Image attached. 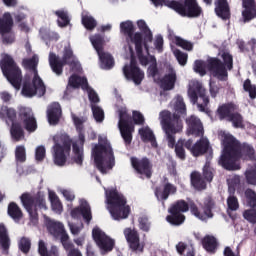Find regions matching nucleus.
<instances>
[{
    "label": "nucleus",
    "mask_w": 256,
    "mask_h": 256,
    "mask_svg": "<svg viewBox=\"0 0 256 256\" xmlns=\"http://www.w3.org/2000/svg\"><path fill=\"white\" fill-rule=\"evenodd\" d=\"M223 150L218 164L226 171H237V161H254L255 148L249 144H241L233 135H225L222 140Z\"/></svg>",
    "instance_id": "1"
},
{
    "label": "nucleus",
    "mask_w": 256,
    "mask_h": 256,
    "mask_svg": "<svg viewBox=\"0 0 256 256\" xmlns=\"http://www.w3.org/2000/svg\"><path fill=\"white\" fill-rule=\"evenodd\" d=\"M174 113L171 114L169 110H164L160 112V119L162 129L166 133V139L168 141V147L170 149H175L177 145L175 141V135L183 131V120L181 117L187 115V106L183 100V96H178L174 104Z\"/></svg>",
    "instance_id": "2"
},
{
    "label": "nucleus",
    "mask_w": 256,
    "mask_h": 256,
    "mask_svg": "<svg viewBox=\"0 0 256 256\" xmlns=\"http://www.w3.org/2000/svg\"><path fill=\"white\" fill-rule=\"evenodd\" d=\"M108 211L115 221L127 219L131 213V207L127 205V198L119 193L117 189H111L106 193Z\"/></svg>",
    "instance_id": "3"
},
{
    "label": "nucleus",
    "mask_w": 256,
    "mask_h": 256,
    "mask_svg": "<svg viewBox=\"0 0 256 256\" xmlns=\"http://www.w3.org/2000/svg\"><path fill=\"white\" fill-rule=\"evenodd\" d=\"M222 60L217 57H212L207 60L206 69L210 75L218 81H227L229 72L233 69V55L229 52H223Z\"/></svg>",
    "instance_id": "4"
},
{
    "label": "nucleus",
    "mask_w": 256,
    "mask_h": 256,
    "mask_svg": "<svg viewBox=\"0 0 256 256\" xmlns=\"http://www.w3.org/2000/svg\"><path fill=\"white\" fill-rule=\"evenodd\" d=\"M92 155L99 172L107 173V170L115 167V155L110 143L96 144L92 150Z\"/></svg>",
    "instance_id": "5"
},
{
    "label": "nucleus",
    "mask_w": 256,
    "mask_h": 256,
    "mask_svg": "<svg viewBox=\"0 0 256 256\" xmlns=\"http://www.w3.org/2000/svg\"><path fill=\"white\" fill-rule=\"evenodd\" d=\"M0 69L14 89H21L23 74L21 73V68H19L11 55L6 54L3 56L0 61Z\"/></svg>",
    "instance_id": "6"
},
{
    "label": "nucleus",
    "mask_w": 256,
    "mask_h": 256,
    "mask_svg": "<svg viewBox=\"0 0 256 256\" xmlns=\"http://www.w3.org/2000/svg\"><path fill=\"white\" fill-rule=\"evenodd\" d=\"M49 65L53 73L58 77H61V75H63V67L65 65H69V67L74 70L79 67V62L75 60V55L73 54L71 47H65L62 59L55 53L49 54Z\"/></svg>",
    "instance_id": "7"
},
{
    "label": "nucleus",
    "mask_w": 256,
    "mask_h": 256,
    "mask_svg": "<svg viewBox=\"0 0 256 256\" xmlns=\"http://www.w3.org/2000/svg\"><path fill=\"white\" fill-rule=\"evenodd\" d=\"M24 209H26L31 223L36 225L39 222L38 209H47V203L45 202V196L36 195L31 196L29 193H24L20 197Z\"/></svg>",
    "instance_id": "8"
},
{
    "label": "nucleus",
    "mask_w": 256,
    "mask_h": 256,
    "mask_svg": "<svg viewBox=\"0 0 256 256\" xmlns=\"http://www.w3.org/2000/svg\"><path fill=\"white\" fill-rule=\"evenodd\" d=\"M173 11L181 15V17H188V19H197L203 15V8L199 5L197 0H184V2H179L174 0L170 4Z\"/></svg>",
    "instance_id": "9"
},
{
    "label": "nucleus",
    "mask_w": 256,
    "mask_h": 256,
    "mask_svg": "<svg viewBox=\"0 0 256 256\" xmlns=\"http://www.w3.org/2000/svg\"><path fill=\"white\" fill-rule=\"evenodd\" d=\"M0 119L6 121V125H11L10 135L14 141H21L25 137V130L21 123L15 122L17 120V111L13 108L7 106H2L0 108Z\"/></svg>",
    "instance_id": "10"
},
{
    "label": "nucleus",
    "mask_w": 256,
    "mask_h": 256,
    "mask_svg": "<svg viewBox=\"0 0 256 256\" xmlns=\"http://www.w3.org/2000/svg\"><path fill=\"white\" fill-rule=\"evenodd\" d=\"M188 96L193 105H196L198 111L201 113H208L207 105H209V96H207V90L203 88V85L199 81H193L188 89Z\"/></svg>",
    "instance_id": "11"
},
{
    "label": "nucleus",
    "mask_w": 256,
    "mask_h": 256,
    "mask_svg": "<svg viewBox=\"0 0 256 256\" xmlns=\"http://www.w3.org/2000/svg\"><path fill=\"white\" fill-rule=\"evenodd\" d=\"M189 209H191V205H189L185 200H178L174 202L168 208V213H170V215L166 216L167 223L176 227L183 225V223H185V215L183 213H187Z\"/></svg>",
    "instance_id": "12"
},
{
    "label": "nucleus",
    "mask_w": 256,
    "mask_h": 256,
    "mask_svg": "<svg viewBox=\"0 0 256 256\" xmlns=\"http://www.w3.org/2000/svg\"><path fill=\"white\" fill-rule=\"evenodd\" d=\"M53 141L55 143L53 146V161L58 167H65L73 142L69 138H60L61 143L57 141V138H54Z\"/></svg>",
    "instance_id": "13"
},
{
    "label": "nucleus",
    "mask_w": 256,
    "mask_h": 256,
    "mask_svg": "<svg viewBox=\"0 0 256 256\" xmlns=\"http://www.w3.org/2000/svg\"><path fill=\"white\" fill-rule=\"evenodd\" d=\"M118 129L125 145H130L133 141L135 126L131 123V117L125 110H119Z\"/></svg>",
    "instance_id": "14"
},
{
    "label": "nucleus",
    "mask_w": 256,
    "mask_h": 256,
    "mask_svg": "<svg viewBox=\"0 0 256 256\" xmlns=\"http://www.w3.org/2000/svg\"><path fill=\"white\" fill-rule=\"evenodd\" d=\"M45 93H47V88L41 77H39V74L34 75L32 83L26 81L23 84L22 94L24 97H35V95L43 97Z\"/></svg>",
    "instance_id": "15"
},
{
    "label": "nucleus",
    "mask_w": 256,
    "mask_h": 256,
    "mask_svg": "<svg viewBox=\"0 0 256 256\" xmlns=\"http://www.w3.org/2000/svg\"><path fill=\"white\" fill-rule=\"evenodd\" d=\"M187 151H190L193 157H203L207 153H211L213 148L211 147V142L207 138H200L193 144V139H188L186 143Z\"/></svg>",
    "instance_id": "16"
},
{
    "label": "nucleus",
    "mask_w": 256,
    "mask_h": 256,
    "mask_svg": "<svg viewBox=\"0 0 256 256\" xmlns=\"http://www.w3.org/2000/svg\"><path fill=\"white\" fill-rule=\"evenodd\" d=\"M92 237L96 245H98L102 255L111 253V251H113L115 248V240L107 236V234H105V232L101 231L99 228H94L92 230Z\"/></svg>",
    "instance_id": "17"
},
{
    "label": "nucleus",
    "mask_w": 256,
    "mask_h": 256,
    "mask_svg": "<svg viewBox=\"0 0 256 256\" xmlns=\"http://www.w3.org/2000/svg\"><path fill=\"white\" fill-rule=\"evenodd\" d=\"M213 209H215V200L211 196H207L204 199L203 213L199 211V207H197V204L193 202L190 204V211L192 215L196 216L201 221L211 219L213 217Z\"/></svg>",
    "instance_id": "18"
},
{
    "label": "nucleus",
    "mask_w": 256,
    "mask_h": 256,
    "mask_svg": "<svg viewBox=\"0 0 256 256\" xmlns=\"http://www.w3.org/2000/svg\"><path fill=\"white\" fill-rule=\"evenodd\" d=\"M131 166L138 175H144L146 179L153 177V164L147 157L141 159L137 157H131Z\"/></svg>",
    "instance_id": "19"
},
{
    "label": "nucleus",
    "mask_w": 256,
    "mask_h": 256,
    "mask_svg": "<svg viewBox=\"0 0 256 256\" xmlns=\"http://www.w3.org/2000/svg\"><path fill=\"white\" fill-rule=\"evenodd\" d=\"M123 73L127 81H133L136 85H141L145 79V72L139 68L137 61L133 58L130 61V65L123 67Z\"/></svg>",
    "instance_id": "20"
},
{
    "label": "nucleus",
    "mask_w": 256,
    "mask_h": 256,
    "mask_svg": "<svg viewBox=\"0 0 256 256\" xmlns=\"http://www.w3.org/2000/svg\"><path fill=\"white\" fill-rule=\"evenodd\" d=\"M125 239L129 245V248L133 253H143L145 244L141 243L139 232L135 229L126 228L124 230Z\"/></svg>",
    "instance_id": "21"
},
{
    "label": "nucleus",
    "mask_w": 256,
    "mask_h": 256,
    "mask_svg": "<svg viewBox=\"0 0 256 256\" xmlns=\"http://www.w3.org/2000/svg\"><path fill=\"white\" fill-rule=\"evenodd\" d=\"M19 119L22 121L24 128L28 133H35V131H37V119H35V114H33L31 108H20Z\"/></svg>",
    "instance_id": "22"
},
{
    "label": "nucleus",
    "mask_w": 256,
    "mask_h": 256,
    "mask_svg": "<svg viewBox=\"0 0 256 256\" xmlns=\"http://www.w3.org/2000/svg\"><path fill=\"white\" fill-rule=\"evenodd\" d=\"M177 193V186L169 182V179L164 178V184L157 186L154 190V195L158 201H167L170 195Z\"/></svg>",
    "instance_id": "23"
},
{
    "label": "nucleus",
    "mask_w": 256,
    "mask_h": 256,
    "mask_svg": "<svg viewBox=\"0 0 256 256\" xmlns=\"http://www.w3.org/2000/svg\"><path fill=\"white\" fill-rule=\"evenodd\" d=\"M120 31L121 33H123V35H125V37H128V39H130L133 45H137V40L139 41V43L143 42V34H141V32H135V25L130 20H127L120 24Z\"/></svg>",
    "instance_id": "24"
},
{
    "label": "nucleus",
    "mask_w": 256,
    "mask_h": 256,
    "mask_svg": "<svg viewBox=\"0 0 256 256\" xmlns=\"http://www.w3.org/2000/svg\"><path fill=\"white\" fill-rule=\"evenodd\" d=\"M187 133L193 137H203L205 131L203 129V122L195 115L186 118Z\"/></svg>",
    "instance_id": "25"
},
{
    "label": "nucleus",
    "mask_w": 256,
    "mask_h": 256,
    "mask_svg": "<svg viewBox=\"0 0 256 256\" xmlns=\"http://www.w3.org/2000/svg\"><path fill=\"white\" fill-rule=\"evenodd\" d=\"M47 118L50 125H59L61 117H63V110L59 102L51 103L47 108Z\"/></svg>",
    "instance_id": "26"
},
{
    "label": "nucleus",
    "mask_w": 256,
    "mask_h": 256,
    "mask_svg": "<svg viewBox=\"0 0 256 256\" xmlns=\"http://www.w3.org/2000/svg\"><path fill=\"white\" fill-rule=\"evenodd\" d=\"M137 25L142 35V43L144 44V49L147 53H149V43H153V32L145 20H138Z\"/></svg>",
    "instance_id": "27"
},
{
    "label": "nucleus",
    "mask_w": 256,
    "mask_h": 256,
    "mask_svg": "<svg viewBox=\"0 0 256 256\" xmlns=\"http://www.w3.org/2000/svg\"><path fill=\"white\" fill-rule=\"evenodd\" d=\"M239 107L235 105L233 102L222 104L218 107L216 113L220 119V121H223L226 119V121H229L231 115L235 113V111H238Z\"/></svg>",
    "instance_id": "28"
},
{
    "label": "nucleus",
    "mask_w": 256,
    "mask_h": 256,
    "mask_svg": "<svg viewBox=\"0 0 256 256\" xmlns=\"http://www.w3.org/2000/svg\"><path fill=\"white\" fill-rule=\"evenodd\" d=\"M190 183L195 191H205V189H207V180L203 177L201 172L193 171L190 174Z\"/></svg>",
    "instance_id": "29"
},
{
    "label": "nucleus",
    "mask_w": 256,
    "mask_h": 256,
    "mask_svg": "<svg viewBox=\"0 0 256 256\" xmlns=\"http://www.w3.org/2000/svg\"><path fill=\"white\" fill-rule=\"evenodd\" d=\"M0 247L5 255H9V249H11V238L9 237L7 226L3 223L0 224Z\"/></svg>",
    "instance_id": "30"
},
{
    "label": "nucleus",
    "mask_w": 256,
    "mask_h": 256,
    "mask_svg": "<svg viewBox=\"0 0 256 256\" xmlns=\"http://www.w3.org/2000/svg\"><path fill=\"white\" fill-rule=\"evenodd\" d=\"M202 247L207 251V253H210L211 255H215L217 253V247H219V242L217 241V238L213 235H206L201 240Z\"/></svg>",
    "instance_id": "31"
},
{
    "label": "nucleus",
    "mask_w": 256,
    "mask_h": 256,
    "mask_svg": "<svg viewBox=\"0 0 256 256\" xmlns=\"http://www.w3.org/2000/svg\"><path fill=\"white\" fill-rule=\"evenodd\" d=\"M215 13L221 19L227 20L231 17V10L229 8V2L227 0H217L215 2Z\"/></svg>",
    "instance_id": "32"
},
{
    "label": "nucleus",
    "mask_w": 256,
    "mask_h": 256,
    "mask_svg": "<svg viewBox=\"0 0 256 256\" xmlns=\"http://www.w3.org/2000/svg\"><path fill=\"white\" fill-rule=\"evenodd\" d=\"M177 82V74L175 71H171L170 73L164 75V77L160 80V87L164 91H171L175 89V83Z\"/></svg>",
    "instance_id": "33"
},
{
    "label": "nucleus",
    "mask_w": 256,
    "mask_h": 256,
    "mask_svg": "<svg viewBox=\"0 0 256 256\" xmlns=\"http://www.w3.org/2000/svg\"><path fill=\"white\" fill-rule=\"evenodd\" d=\"M13 29V17L11 13L5 12L0 19V35H5L7 33H11Z\"/></svg>",
    "instance_id": "34"
},
{
    "label": "nucleus",
    "mask_w": 256,
    "mask_h": 256,
    "mask_svg": "<svg viewBox=\"0 0 256 256\" xmlns=\"http://www.w3.org/2000/svg\"><path fill=\"white\" fill-rule=\"evenodd\" d=\"M46 227L50 235L55 237V239H59V235L63 233L65 226L61 222H57L55 220H48L46 223Z\"/></svg>",
    "instance_id": "35"
},
{
    "label": "nucleus",
    "mask_w": 256,
    "mask_h": 256,
    "mask_svg": "<svg viewBox=\"0 0 256 256\" xmlns=\"http://www.w3.org/2000/svg\"><path fill=\"white\" fill-rule=\"evenodd\" d=\"M7 214L16 223H19L23 219V210H21V207L15 202H10L8 204Z\"/></svg>",
    "instance_id": "36"
},
{
    "label": "nucleus",
    "mask_w": 256,
    "mask_h": 256,
    "mask_svg": "<svg viewBox=\"0 0 256 256\" xmlns=\"http://www.w3.org/2000/svg\"><path fill=\"white\" fill-rule=\"evenodd\" d=\"M68 85H70V87H73V89H79V87H81V89L83 90L89 89V82L87 81V78L77 76L75 74L70 76L68 80Z\"/></svg>",
    "instance_id": "37"
},
{
    "label": "nucleus",
    "mask_w": 256,
    "mask_h": 256,
    "mask_svg": "<svg viewBox=\"0 0 256 256\" xmlns=\"http://www.w3.org/2000/svg\"><path fill=\"white\" fill-rule=\"evenodd\" d=\"M139 135L141 136V139L144 141V143H151L152 147L157 148V139L155 138V134L151 128H140Z\"/></svg>",
    "instance_id": "38"
},
{
    "label": "nucleus",
    "mask_w": 256,
    "mask_h": 256,
    "mask_svg": "<svg viewBox=\"0 0 256 256\" xmlns=\"http://www.w3.org/2000/svg\"><path fill=\"white\" fill-rule=\"evenodd\" d=\"M174 148L176 157L181 161H185V159H187V154L185 152V149H187V139L180 138Z\"/></svg>",
    "instance_id": "39"
},
{
    "label": "nucleus",
    "mask_w": 256,
    "mask_h": 256,
    "mask_svg": "<svg viewBox=\"0 0 256 256\" xmlns=\"http://www.w3.org/2000/svg\"><path fill=\"white\" fill-rule=\"evenodd\" d=\"M98 56L101 62L102 69H112L113 65H115V61L113 60V56L103 50L98 52Z\"/></svg>",
    "instance_id": "40"
},
{
    "label": "nucleus",
    "mask_w": 256,
    "mask_h": 256,
    "mask_svg": "<svg viewBox=\"0 0 256 256\" xmlns=\"http://www.w3.org/2000/svg\"><path fill=\"white\" fill-rule=\"evenodd\" d=\"M143 47H145V44L143 42H139V40H136L135 51L139 62L142 65H149V63H151V56L148 58L147 56L143 55Z\"/></svg>",
    "instance_id": "41"
},
{
    "label": "nucleus",
    "mask_w": 256,
    "mask_h": 256,
    "mask_svg": "<svg viewBox=\"0 0 256 256\" xmlns=\"http://www.w3.org/2000/svg\"><path fill=\"white\" fill-rule=\"evenodd\" d=\"M229 123H232L233 127L235 129H244L245 124L243 123V115L241 113L237 112H232L230 119H228Z\"/></svg>",
    "instance_id": "42"
},
{
    "label": "nucleus",
    "mask_w": 256,
    "mask_h": 256,
    "mask_svg": "<svg viewBox=\"0 0 256 256\" xmlns=\"http://www.w3.org/2000/svg\"><path fill=\"white\" fill-rule=\"evenodd\" d=\"M72 151L74 153L73 161L76 163V165H83V148L79 147V144L77 142L72 143Z\"/></svg>",
    "instance_id": "43"
},
{
    "label": "nucleus",
    "mask_w": 256,
    "mask_h": 256,
    "mask_svg": "<svg viewBox=\"0 0 256 256\" xmlns=\"http://www.w3.org/2000/svg\"><path fill=\"white\" fill-rule=\"evenodd\" d=\"M49 199L51 202L52 211L55 213H61L63 211V204L59 200V196L55 192L49 193Z\"/></svg>",
    "instance_id": "44"
},
{
    "label": "nucleus",
    "mask_w": 256,
    "mask_h": 256,
    "mask_svg": "<svg viewBox=\"0 0 256 256\" xmlns=\"http://www.w3.org/2000/svg\"><path fill=\"white\" fill-rule=\"evenodd\" d=\"M244 197L246 199V205L250 207V209H256V192L251 188H247L244 191Z\"/></svg>",
    "instance_id": "45"
},
{
    "label": "nucleus",
    "mask_w": 256,
    "mask_h": 256,
    "mask_svg": "<svg viewBox=\"0 0 256 256\" xmlns=\"http://www.w3.org/2000/svg\"><path fill=\"white\" fill-rule=\"evenodd\" d=\"M90 41L96 51V53H101L103 51V45L105 43V38L101 34H95L90 37Z\"/></svg>",
    "instance_id": "46"
},
{
    "label": "nucleus",
    "mask_w": 256,
    "mask_h": 256,
    "mask_svg": "<svg viewBox=\"0 0 256 256\" xmlns=\"http://www.w3.org/2000/svg\"><path fill=\"white\" fill-rule=\"evenodd\" d=\"M23 65L26 69L33 71L34 75H38L37 65H39V57H37V55H33L31 58L23 60Z\"/></svg>",
    "instance_id": "47"
},
{
    "label": "nucleus",
    "mask_w": 256,
    "mask_h": 256,
    "mask_svg": "<svg viewBox=\"0 0 256 256\" xmlns=\"http://www.w3.org/2000/svg\"><path fill=\"white\" fill-rule=\"evenodd\" d=\"M82 25L87 29V31H93L97 27V20L91 15L84 14L81 18Z\"/></svg>",
    "instance_id": "48"
},
{
    "label": "nucleus",
    "mask_w": 256,
    "mask_h": 256,
    "mask_svg": "<svg viewBox=\"0 0 256 256\" xmlns=\"http://www.w3.org/2000/svg\"><path fill=\"white\" fill-rule=\"evenodd\" d=\"M56 16H58V27H67L69 23H71V19H69V14L65 12V10H57L54 12Z\"/></svg>",
    "instance_id": "49"
},
{
    "label": "nucleus",
    "mask_w": 256,
    "mask_h": 256,
    "mask_svg": "<svg viewBox=\"0 0 256 256\" xmlns=\"http://www.w3.org/2000/svg\"><path fill=\"white\" fill-rule=\"evenodd\" d=\"M202 175L204 180H206L208 183H211V181H213V177H215V169L211 167L210 161H206L203 167Z\"/></svg>",
    "instance_id": "50"
},
{
    "label": "nucleus",
    "mask_w": 256,
    "mask_h": 256,
    "mask_svg": "<svg viewBox=\"0 0 256 256\" xmlns=\"http://www.w3.org/2000/svg\"><path fill=\"white\" fill-rule=\"evenodd\" d=\"M15 159L18 163H25L27 161V150L24 145H19L15 149Z\"/></svg>",
    "instance_id": "51"
},
{
    "label": "nucleus",
    "mask_w": 256,
    "mask_h": 256,
    "mask_svg": "<svg viewBox=\"0 0 256 256\" xmlns=\"http://www.w3.org/2000/svg\"><path fill=\"white\" fill-rule=\"evenodd\" d=\"M244 175H245L246 183L248 185L256 186V164L252 168H249L248 170H246Z\"/></svg>",
    "instance_id": "52"
},
{
    "label": "nucleus",
    "mask_w": 256,
    "mask_h": 256,
    "mask_svg": "<svg viewBox=\"0 0 256 256\" xmlns=\"http://www.w3.org/2000/svg\"><path fill=\"white\" fill-rule=\"evenodd\" d=\"M138 225L141 231L144 233H149L151 231V221H149V217L143 215L138 218Z\"/></svg>",
    "instance_id": "53"
},
{
    "label": "nucleus",
    "mask_w": 256,
    "mask_h": 256,
    "mask_svg": "<svg viewBox=\"0 0 256 256\" xmlns=\"http://www.w3.org/2000/svg\"><path fill=\"white\" fill-rule=\"evenodd\" d=\"M93 117L97 123H103L105 120V112L103 109L97 105L91 106Z\"/></svg>",
    "instance_id": "54"
},
{
    "label": "nucleus",
    "mask_w": 256,
    "mask_h": 256,
    "mask_svg": "<svg viewBox=\"0 0 256 256\" xmlns=\"http://www.w3.org/2000/svg\"><path fill=\"white\" fill-rule=\"evenodd\" d=\"M175 45H177V47H181L184 51H193V43L179 36L175 37Z\"/></svg>",
    "instance_id": "55"
},
{
    "label": "nucleus",
    "mask_w": 256,
    "mask_h": 256,
    "mask_svg": "<svg viewBox=\"0 0 256 256\" xmlns=\"http://www.w3.org/2000/svg\"><path fill=\"white\" fill-rule=\"evenodd\" d=\"M243 89L246 93H249L250 99H256V86L251 84L250 79H246L243 83Z\"/></svg>",
    "instance_id": "56"
},
{
    "label": "nucleus",
    "mask_w": 256,
    "mask_h": 256,
    "mask_svg": "<svg viewBox=\"0 0 256 256\" xmlns=\"http://www.w3.org/2000/svg\"><path fill=\"white\" fill-rule=\"evenodd\" d=\"M18 247L25 255H27V253L31 251V239L22 237L18 243Z\"/></svg>",
    "instance_id": "57"
},
{
    "label": "nucleus",
    "mask_w": 256,
    "mask_h": 256,
    "mask_svg": "<svg viewBox=\"0 0 256 256\" xmlns=\"http://www.w3.org/2000/svg\"><path fill=\"white\" fill-rule=\"evenodd\" d=\"M243 217L248 223L256 225V208H250L243 212Z\"/></svg>",
    "instance_id": "58"
},
{
    "label": "nucleus",
    "mask_w": 256,
    "mask_h": 256,
    "mask_svg": "<svg viewBox=\"0 0 256 256\" xmlns=\"http://www.w3.org/2000/svg\"><path fill=\"white\" fill-rule=\"evenodd\" d=\"M226 203L228 211H237L239 209V199L237 196H228Z\"/></svg>",
    "instance_id": "59"
},
{
    "label": "nucleus",
    "mask_w": 256,
    "mask_h": 256,
    "mask_svg": "<svg viewBox=\"0 0 256 256\" xmlns=\"http://www.w3.org/2000/svg\"><path fill=\"white\" fill-rule=\"evenodd\" d=\"M174 55L179 65H182V67H185V65H187V59H189V55L187 53H184L181 50L177 49L174 51Z\"/></svg>",
    "instance_id": "60"
},
{
    "label": "nucleus",
    "mask_w": 256,
    "mask_h": 256,
    "mask_svg": "<svg viewBox=\"0 0 256 256\" xmlns=\"http://www.w3.org/2000/svg\"><path fill=\"white\" fill-rule=\"evenodd\" d=\"M59 237L64 249H71V247H73L74 244L73 242L69 241V234H67L65 228L63 229L62 233H60Z\"/></svg>",
    "instance_id": "61"
},
{
    "label": "nucleus",
    "mask_w": 256,
    "mask_h": 256,
    "mask_svg": "<svg viewBox=\"0 0 256 256\" xmlns=\"http://www.w3.org/2000/svg\"><path fill=\"white\" fill-rule=\"evenodd\" d=\"M194 71L195 73H199L201 77H204V75H207V70L205 69V61L196 60L194 62Z\"/></svg>",
    "instance_id": "62"
},
{
    "label": "nucleus",
    "mask_w": 256,
    "mask_h": 256,
    "mask_svg": "<svg viewBox=\"0 0 256 256\" xmlns=\"http://www.w3.org/2000/svg\"><path fill=\"white\" fill-rule=\"evenodd\" d=\"M255 11L256 8H244V10L242 11L244 23H249V21L255 19Z\"/></svg>",
    "instance_id": "63"
},
{
    "label": "nucleus",
    "mask_w": 256,
    "mask_h": 256,
    "mask_svg": "<svg viewBox=\"0 0 256 256\" xmlns=\"http://www.w3.org/2000/svg\"><path fill=\"white\" fill-rule=\"evenodd\" d=\"M150 63L151 65L148 68V72L151 77H157L159 73V68H157V58H155V56H150Z\"/></svg>",
    "instance_id": "64"
}]
</instances>
